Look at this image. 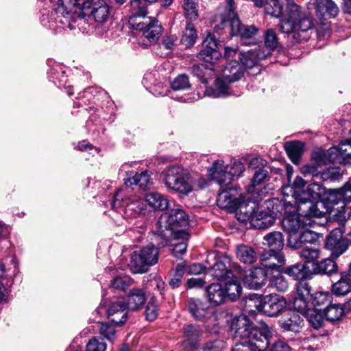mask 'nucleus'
<instances>
[{"instance_id":"f257e3e1","label":"nucleus","mask_w":351,"mask_h":351,"mask_svg":"<svg viewBox=\"0 0 351 351\" xmlns=\"http://www.w3.org/2000/svg\"><path fill=\"white\" fill-rule=\"evenodd\" d=\"M231 330L234 338L239 339L232 351H265L270 344L271 332L268 326L264 324L258 328L246 315L234 317Z\"/></svg>"},{"instance_id":"f03ea898","label":"nucleus","mask_w":351,"mask_h":351,"mask_svg":"<svg viewBox=\"0 0 351 351\" xmlns=\"http://www.w3.org/2000/svg\"><path fill=\"white\" fill-rule=\"evenodd\" d=\"M287 4V15L280 20L279 28L282 33L291 34L295 43H302L308 40V31L313 27L310 14L303 12L293 0H286Z\"/></svg>"},{"instance_id":"7ed1b4c3","label":"nucleus","mask_w":351,"mask_h":351,"mask_svg":"<svg viewBox=\"0 0 351 351\" xmlns=\"http://www.w3.org/2000/svg\"><path fill=\"white\" fill-rule=\"evenodd\" d=\"M189 223V216L181 208L171 209L163 213L158 222V228L156 233V240L158 245L165 247L177 237L178 228L186 227Z\"/></svg>"},{"instance_id":"20e7f679","label":"nucleus","mask_w":351,"mask_h":351,"mask_svg":"<svg viewBox=\"0 0 351 351\" xmlns=\"http://www.w3.org/2000/svg\"><path fill=\"white\" fill-rule=\"evenodd\" d=\"M80 6L84 9L85 2H81V0H59L56 10H52L49 14H42L40 22L44 27L57 31L62 27L57 24L59 23L64 25L69 23L73 14Z\"/></svg>"},{"instance_id":"39448f33","label":"nucleus","mask_w":351,"mask_h":351,"mask_svg":"<svg viewBox=\"0 0 351 351\" xmlns=\"http://www.w3.org/2000/svg\"><path fill=\"white\" fill-rule=\"evenodd\" d=\"M320 194L319 184L317 183L308 184L306 189L302 191L300 195L296 196V200H294L299 213L308 219L322 217L324 212L319 210L318 202H315L319 198Z\"/></svg>"},{"instance_id":"423d86ee","label":"nucleus","mask_w":351,"mask_h":351,"mask_svg":"<svg viewBox=\"0 0 351 351\" xmlns=\"http://www.w3.org/2000/svg\"><path fill=\"white\" fill-rule=\"evenodd\" d=\"M244 74L243 66L237 61L228 63L222 70L221 77L215 80V90L213 93L215 97H226L230 95H239L230 89L229 83L239 80Z\"/></svg>"},{"instance_id":"0eeeda50","label":"nucleus","mask_w":351,"mask_h":351,"mask_svg":"<svg viewBox=\"0 0 351 351\" xmlns=\"http://www.w3.org/2000/svg\"><path fill=\"white\" fill-rule=\"evenodd\" d=\"M165 186L182 195H188L193 190V180L186 170L178 166L167 169Z\"/></svg>"},{"instance_id":"6e6552de","label":"nucleus","mask_w":351,"mask_h":351,"mask_svg":"<svg viewBox=\"0 0 351 351\" xmlns=\"http://www.w3.org/2000/svg\"><path fill=\"white\" fill-rule=\"evenodd\" d=\"M129 22L133 29L141 32L143 36L150 43H156L162 33V26L154 17H147L146 14L143 16L132 14Z\"/></svg>"},{"instance_id":"1a4fd4ad","label":"nucleus","mask_w":351,"mask_h":351,"mask_svg":"<svg viewBox=\"0 0 351 351\" xmlns=\"http://www.w3.org/2000/svg\"><path fill=\"white\" fill-rule=\"evenodd\" d=\"M158 260V248L149 245L143 247L139 252L135 251L132 254L130 266L133 273H144L149 267L155 265Z\"/></svg>"},{"instance_id":"9d476101","label":"nucleus","mask_w":351,"mask_h":351,"mask_svg":"<svg viewBox=\"0 0 351 351\" xmlns=\"http://www.w3.org/2000/svg\"><path fill=\"white\" fill-rule=\"evenodd\" d=\"M123 190L117 191L112 207L118 212H123L125 217H136L140 215L145 214V205L141 199L132 200L130 197L123 195Z\"/></svg>"},{"instance_id":"9b49d317","label":"nucleus","mask_w":351,"mask_h":351,"mask_svg":"<svg viewBox=\"0 0 351 351\" xmlns=\"http://www.w3.org/2000/svg\"><path fill=\"white\" fill-rule=\"evenodd\" d=\"M208 272L214 278L226 281L232 278L235 274H241L242 268L237 263L233 261L230 256L225 255L217 261Z\"/></svg>"},{"instance_id":"f8f14e48","label":"nucleus","mask_w":351,"mask_h":351,"mask_svg":"<svg viewBox=\"0 0 351 351\" xmlns=\"http://www.w3.org/2000/svg\"><path fill=\"white\" fill-rule=\"evenodd\" d=\"M287 301L283 296L269 294L263 298L258 304H254L256 309L269 317H276L287 307Z\"/></svg>"},{"instance_id":"ddd939ff","label":"nucleus","mask_w":351,"mask_h":351,"mask_svg":"<svg viewBox=\"0 0 351 351\" xmlns=\"http://www.w3.org/2000/svg\"><path fill=\"white\" fill-rule=\"evenodd\" d=\"M187 308L192 317L197 321L207 323L210 319L216 320V315L214 311L199 298H189Z\"/></svg>"},{"instance_id":"4468645a","label":"nucleus","mask_w":351,"mask_h":351,"mask_svg":"<svg viewBox=\"0 0 351 351\" xmlns=\"http://www.w3.org/2000/svg\"><path fill=\"white\" fill-rule=\"evenodd\" d=\"M241 194L234 187L222 189L217 195V204L221 208L229 213L237 210L241 200Z\"/></svg>"},{"instance_id":"2eb2a0df","label":"nucleus","mask_w":351,"mask_h":351,"mask_svg":"<svg viewBox=\"0 0 351 351\" xmlns=\"http://www.w3.org/2000/svg\"><path fill=\"white\" fill-rule=\"evenodd\" d=\"M346 240L343 237V232L340 228L332 230L326 238V249L331 252V257L337 258L343 254L348 249Z\"/></svg>"},{"instance_id":"dca6fc26","label":"nucleus","mask_w":351,"mask_h":351,"mask_svg":"<svg viewBox=\"0 0 351 351\" xmlns=\"http://www.w3.org/2000/svg\"><path fill=\"white\" fill-rule=\"evenodd\" d=\"M284 198L279 199L274 198L265 202V207L268 210L269 214H272L276 217L278 214H281L284 211L285 215L287 213H291L297 210L294 200L289 197V195H284Z\"/></svg>"},{"instance_id":"f3484780","label":"nucleus","mask_w":351,"mask_h":351,"mask_svg":"<svg viewBox=\"0 0 351 351\" xmlns=\"http://www.w3.org/2000/svg\"><path fill=\"white\" fill-rule=\"evenodd\" d=\"M268 278V271L263 267L250 269L243 278L245 286L250 289L257 290L265 285Z\"/></svg>"},{"instance_id":"a211bd4d","label":"nucleus","mask_w":351,"mask_h":351,"mask_svg":"<svg viewBox=\"0 0 351 351\" xmlns=\"http://www.w3.org/2000/svg\"><path fill=\"white\" fill-rule=\"evenodd\" d=\"M203 46L204 49L199 53V58L205 62L214 65L221 57L217 40L214 36L208 35L204 40Z\"/></svg>"},{"instance_id":"6ab92c4d","label":"nucleus","mask_w":351,"mask_h":351,"mask_svg":"<svg viewBox=\"0 0 351 351\" xmlns=\"http://www.w3.org/2000/svg\"><path fill=\"white\" fill-rule=\"evenodd\" d=\"M300 217H306L299 213L298 210L291 213H287L282 221V226L285 232H287L290 237L302 230L306 223L304 222Z\"/></svg>"},{"instance_id":"aec40b11","label":"nucleus","mask_w":351,"mask_h":351,"mask_svg":"<svg viewBox=\"0 0 351 351\" xmlns=\"http://www.w3.org/2000/svg\"><path fill=\"white\" fill-rule=\"evenodd\" d=\"M313 4L317 16L321 21L335 18L339 12L338 6L332 0H315Z\"/></svg>"},{"instance_id":"412c9836","label":"nucleus","mask_w":351,"mask_h":351,"mask_svg":"<svg viewBox=\"0 0 351 351\" xmlns=\"http://www.w3.org/2000/svg\"><path fill=\"white\" fill-rule=\"evenodd\" d=\"M230 14L232 16L230 23L232 36H239L241 38H251L256 34L258 29L254 25H243L234 12Z\"/></svg>"},{"instance_id":"4be33fe9","label":"nucleus","mask_w":351,"mask_h":351,"mask_svg":"<svg viewBox=\"0 0 351 351\" xmlns=\"http://www.w3.org/2000/svg\"><path fill=\"white\" fill-rule=\"evenodd\" d=\"M286 260L282 251L269 250L262 253L260 263L265 269H278L285 264Z\"/></svg>"},{"instance_id":"5701e85b","label":"nucleus","mask_w":351,"mask_h":351,"mask_svg":"<svg viewBox=\"0 0 351 351\" xmlns=\"http://www.w3.org/2000/svg\"><path fill=\"white\" fill-rule=\"evenodd\" d=\"M278 324L284 330L298 333L303 327L304 320L298 313L289 311L279 319Z\"/></svg>"},{"instance_id":"b1692460","label":"nucleus","mask_w":351,"mask_h":351,"mask_svg":"<svg viewBox=\"0 0 351 351\" xmlns=\"http://www.w3.org/2000/svg\"><path fill=\"white\" fill-rule=\"evenodd\" d=\"M126 309L128 308L125 301L119 300L112 302L107 311L108 317L115 326H120L126 322Z\"/></svg>"},{"instance_id":"393cba45","label":"nucleus","mask_w":351,"mask_h":351,"mask_svg":"<svg viewBox=\"0 0 351 351\" xmlns=\"http://www.w3.org/2000/svg\"><path fill=\"white\" fill-rule=\"evenodd\" d=\"M269 56V51H265L263 48H258L247 52H240L239 59L246 68H253L258 64L260 60L267 58Z\"/></svg>"},{"instance_id":"a878e982","label":"nucleus","mask_w":351,"mask_h":351,"mask_svg":"<svg viewBox=\"0 0 351 351\" xmlns=\"http://www.w3.org/2000/svg\"><path fill=\"white\" fill-rule=\"evenodd\" d=\"M328 199L332 205H338L340 203H351V186L348 182L339 189H329Z\"/></svg>"},{"instance_id":"bb28decb","label":"nucleus","mask_w":351,"mask_h":351,"mask_svg":"<svg viewBox=\"0 0 351 351\" xmlns=\"http://www.w3.org/2000/svg\"><path fill=\"white\" fill-rule=\"evenodd\" d=\"M145 301L146 297L144 290L133 288L130 290L125 302L128 310L137 311L143 306Z\"/></svg>"},{"instance_id":"cd10ccee","label":"nucleus","mask_w":351,"mask_h":351,"mask_svg":"<svg viewBox=\"0 0 351 351\" xmlns=\"http://www.w3.org/2000/svg\"><path fill=\"white\" fill-rule=\"evenodd\" d=\"M90 16L98 23L106 22L110 16V6L104 0H99L93 4Z\"/></svg>"},{"instance_id":"c85d7f7f","label":"nucleus","mask_w":351,"mask_h":351,"mask_svg":"<svg viewBox=\"0 0 351 351\" xmlns=\"http://www.w3.org/2000/svg\"><path fill=\"white\" fill-rule=\"evenodd\" d=\"M257 208H258L255 202H244L240 200L239 206L237 210V216L239 221L241 222L250 221L252 224V220L256 214Z\"/></svg>"},{"instance_id":"c756f323","label":"nucleus","mask_w":351,"mask_h":351,"mask_svg":"<svg viewBox=\"0 0 351 351\" xmlns=\"http://www.w3.org/2000/svg\"><path fill=\"white\" fill-rule=\"evenodd\" d=\"M206 298L209 303L218 306L225 302L226 291L219 283H213L206 289Z\"/></svg>"},{"instance_id":"7c9ffc66","label":"nucleus","mask_w":351,"mask_h":351,"mask_svg":"<svg viewBox=\"0 0 351 351\" xmlns=\"http://www.w3.org/2000/svg\"><path fill=\"white\" fill-rule=\"evenodd\" d=\"M235 254L237 258L243 264H253L256 263L258 258V254L255 249L245 244L237 245Z\"/></svg>"},{"instance_id":"2f4dec72","label":"nucleus","mask_w":351,"mask_h":351,"mask_svg":"<svg viewBox=\"0 0 351 351\" xmlns=\"http://www.w3.org/2000/svg\"><path fill=\"white\" fill-rule=\"evenodd\" d=\"M125 185L127 188L135 185L140 189L147 190L152 185V181L147 171H143L141 173H135L131 177L125 179Z\"/></svg>"},{"instance_id":"473e14b6","label":"nucleus","mask_w":351,"mask_h":351,"mask_svg":"<svg viewBox=\"0 0 351 351\" xmlns=\"http://www.w3.org/2000/svg\"><path fill=\"white\" fill-rule=\"evenodd\" d=\"M319 234L314 231L309 230H303L299 239L291 236L288 239V245L291 248L298 249L302 247V243H315L319 239Z\"/></svg>"},{"instance_id":"72a5a7b5","label":"nucleus","mask_w":351,"mask_h":351,"mask_svg":"<svg viewBox=\"0 0 351 351\" xmlns=\"http://www.w3.org/2000/svg\"><path fill=\"white\" fill-rule=\"evenodd\" d=\"M337 265L333 258H326L317 261L313 265V271L315 274H326L330 276L337 271Z\"/></svg>"},{"instance_id":"f704fd0d","label":"nucleus","mask_w":351,"mask_h":351,"mask_svg":"<svg viewBox=\"0 0 351 351\" xmlns=\"http://www.w3.org/2000/svg\"><path fill=\"white\" fill-rule=\"evenodd\" d=\"M275 219L276 217L272 214L257 208L256 214L252 220V226L258 229H267L274 223Z\"/></svg>"},{"instance_id":"c9c22d12","label":"nucleus","mask_w":351,"mask_h":351,"mask_svg":"<svg viewBox=\"0 0 351 351\" xmlns=\"http://www.w3.org/2000/svg\"><path fill=\"white\" fill-rule=\"evenodd\" d=\"M237 274L232 276L226 280V286L224 291H226V298H229L232 301L236 300L239 298L242 292V287L237 276Z\"/></svg>"},{"instance_id":"e433bc0d","label":"nucleus","mask_w":351,"mask_h":351,"mask_svg":"<svg viewBox=\"0 0 351 351\" xmlns=\"http://www.w3.org/2000/svg\"><path fill=\"white\" fill-rule=\"evenodd\" d=\"M282 272L293 279L302 280L310 275V271L304 263H296L282 269Z\"/></svg>"},{"instance_id":"4c0bfd02","label":"nucleus","mask_w":351,"mask_h":351,"mask_svg":"<svg viewBox=\"0 0 351 351\" xmlns=\"http://www.w3.org/2000/svg\"><path fill=\"white\" fill-rule=\"evenodd\" d=\"M264 245H267L270 250L281 251L284 246V238L280 232H271L263 237Z\"/></svg>"},{"instance_id":"58836bf2","label":"nucleus","mask_w":351,"mask_h":351,"mask_svg":"<svg viewBox=\"0 0 351 351\" xmlns=\"http://www.w3.org/2000/svg\"><path fill=\"white\" fill-rule=\"evenodd\" d=\"M148 204L155 210H163L168 207L169 200L163 195L157 192H151L145 197Z\"/></svg>"},{"instance_id":"ea45409f","label":"nucleus","mask_w":351,"mask_h":351,"mask_svg":"<svg viewBox=\"0 0 351 351\" xmlns=\"http://www.w3.org/2000/svg\"><path fill=\"white\" fill-rule=\"evenodd\" d=\"M332 293L337 296L346 295L351 292V280L348 276L341 274V278L332 287Z\"/></svg>"},{"instance_id":"a19ab883","label":"nucleus","mask_w":351,"mask_h":351,"mask_svg":"<svg viewBox=\"0 0 351 351\" xmlns=\"http://www.w3.org/2000/svg\"><path fill=\"white\" fill-rule=\"evenodd\" d=\"M191 73L196 76L202 83H207L208 80L212 76L214 69L204 64H194L191 69Z\"/></svg>"},{"instance_id":"79ce46f5","label":"nucleus","mask_w":351,"mask_h":351,"mask_svg":"<svg viewBox=\"0 0 351 351\" xmlns=\"http://www.w3.org/2000/svg\"><path fill=\"white\" fill-rule=\"evenodd\" d=\"M337 206V207L334 210L333 219L339 225L344 226L351 217V207L347 206V204L345 203H340Z\"/></svg>"},{"instance_id":"37998d69","label":"nucleus","mask_w":351,"mask_h":351,"mask_svg":"<svg viewBox=\"0 0 351 351\" xmlns=\"http://www.w3.org/2000/svg\"><path fill=\"white\" fill-rule=\"evenodd\" d=\"M306 185V182L304 180L298 176L294 180L292 186H287L283 189V193L284 195H289L288 192L291 193L289 195V197L292 200H296V196H298L301 194V192L303 190L304 187Z\"/></svg>"},{"instance_id":"c03bdc74","label":"nucleus","mask_w":351,"mask_h":351,"mask_svg":"<svg viewBox=\"0 0 351 351\" xmlns=\"http://www.w3.org/2000/svg\"><path fill=\"white\" fill-rule=\"evenodd\" d=\"M323 313L328 321L333 322L339 320L342 317L344 314V309L339 304H330L326 306Z\"/></svg>"},{"instance_id":"a18cd8bd","label":"nucleus","mask_w":351,"mask_h":351,"mask_svg":"<svg viewBox=\"0 0 351 351\" xmlns=\"http://www.w3.org/2000/svg\"><path fill=\"white\" fill-rule=\"evenodd\" d=\"M300 256L308 263L314 265L321 256V250L315 246H305L299 252Z\"/></svg>"},{"instance_id":"49530a36","label":"nucleus","mask_w":351,"mask_h":351,"mask_svg":"<svg viewBox=\"0 0 351 351\" xmlns=\"http://www.w3.org/2000/svg\"><path fill=\"white\" fill-rule=\"evenodd\" d=\"M196 38L197 32L193 24L191 23H186L180 40L181 43L186 47H189L194 45Z\"/></svg>"},{"instance_id":"de8ad7c7","label":"nucleus","mask_w":351,"mask_h":351,"mask_svg":"<svg viewBox=\"0 0 351 351\" xmlns=\"http://www.w3.org/2000/svg\"><path fill=\"white\" fill-rule=\"evenodd\" d=\"M306 317L309 324L315 329L322 326L324 313L317 309L310 308L306 311Z\"/></svg>"},{"instance_id":"09e8293b","label":"nucleus","mask_w":351,"mask_h":351,"mask_svg":"<svg viewBox=\"0 0 351 351\" xmlns=\"http://www.w3.org/2000/svg\"><path fill=\"white\" fill-rule=\"evenodd\" d=\"M330 298L331 295L328 292L316 293L313 300V304L315 306L313 309L324 311L326 306L331 304Z\"/></svg>"},{"instance_id":"8fccbe9b","label":"nucleus","mask_w":351,"mask_h":351,"mask_svg":"<svg viewBox=\"0 0 351 351\" xmlns=\"http://www.w3.org/2000/svg\"><path fill=\"white\" fill-rule=\"evenodd\" d=\"M254 171V173L251 184L248 186L247 189L249 193H253L256 186L261 184L269 178V172L265 169H259Z\"/></svg>"},{"instance_id":"3c124183","label":"nucleus","mask_w":351,"mask_h":351,"mask_svg":"<svg viewBox=\"0 0 351 351\" xmlns=\"http://www.w3.org/2000/svg\"><path fill=\"white\" fill-rule=\"evenodd\" d=\"M263 5L267 14L276 18H279L282 16L283 8L279 0H265Z\"/></svg>"},{"instance_id":"603ef678","label":"nucleus","mask_w":351,"mask_h":351,"mask_svg":"<svg viewBox=\"0 0 351 351\" xmlns=\"http://www.w3.org/2000/svg\"><path fill=\"white\" fill-rule=\"evenodd\" d=\"M264 40L265 45V49H264V50L265 51H269V53L279 45L277 34L273 29H269L265 32Z\"/></svg>"},{"instance_id":"864d4df0","label":"nucleus","mask_w":351,"mask_h":351,"mask_svg":"<svg viewBox=\"0 0 351 351\" xmlns=\"http://www.w3.org/2000/svg\"><path fill=\"white\" fill-rule=\"evenodd\" d=\"M269 285L275 288L277 291L285 292L289 288V283L286 278L281 274H277L269 278Z\"/></svg>"},{"instance_id":"5fc2aeb1","label":"nucleus","mask_w":351,"mask_h":351,"mask_svg":"<svg viewBox=\"0 0 351 351\" xmlns=\"http://www.w3.org/2000/svg\"><path fill=\"white\" fill-rule=\"evenodd\" d=\"M157 0H132L131 13L136 16H143L147 14L146 3H155Z\"/></svg>"},{"instance_id":"6e6d98bb","label":"nucleus","mask_w":351,"mask_h":351,"mask_svg":"<svg viewBox=\"0 0 351 351\" xmlns=\"http://www.w3.org/2000/svg\"><path fill=\"white\" fill-rule=\"evenodd\" d=\"M196 0H184L183 8L184 14L190 21L196 20L198 17Z\"/></svg>"},{"instance_id":"4d7b16f0","label":"nucleus","mask_w":351,"mask_h":351,"mask_svg":"<svg viewBox=\"0 0 351 351\" xmlns=\"http://www.w3.org/2000/svg\"><path fill=\"white\" fill-rule=\"evenodd\" d=\"M287 154H303L306 152L305 143L300 141H291L284 144Z\"/></svg>"},{"instance_id":"13d9d810","label":"nucleus","mask_w":351,"mask_h":351,"mask_svg":"<svg viewBox=\"0 0 351 351\" xmlns=\"http://www.w3.org/2000/svg\"><path fill=\"white\" fill-rule=\"evenodd\" d=\"M171 86L174 90H183L191 87L189 77L185 74L177 76L171 82Z\"/></svg>"},{"instance_id":"bf43d9fd","label":"nucleus","mask_w":351,"mask_h":351,"mask_svg":"<svg viewBox=\"0 0 351 351\" xmlns=\"http://www.w3.org/2000/svg\"><path fill=\"white\" fill-rule=\"evenodd\" d=\"M106 348L107 345L103 339L95 337L86 343V351H106Z\"/></svg>"},{"instance_id":"052dcab7","label":"nucleus","mask_w":351,"mask_h":351,"mask_svg":"<svg viewBox=\"0 0 351 351\" xmlns=\"http://www.w3.org/2000/svg\"><path fill=\"white\" fill-rule=\"evenodd\" d=\"M133 283V280L129 276L116 277L110 284L112 288L120 290H125Z\"/></svg>"},{"instance_id":"680f3d73","label":"nucleus","mask_w":351,"mask_h":351,"mask_svg":"<svg viewBox=\"0 0 351 351\" xmlns=\"http://www.w3.org/2000/svg\"><path fill=\"white\" fill-rule=\"evenodd\" d=\"M145 317L149 321H154L158 316V306L155 297H152L145 308Z\"/></svg>"},{"instance_id":"e2e57ef3","label":"nucleus","mask_w":351,"mask_h":351,"mask_svg":"<svg viewBox=\"0 0 351 351\" xmlns=\"http://www.w3.org/2000/svg\"><path fill=\"white\" fill-rule=\"evenodd\" d=\"M351 133V130H350ZM351 140L341 142L338 147H330L328 154H351Z\"/></svg>"},{"instance_id":"0e129e2a","label":"nucleus","mask_w":351,"mask_h":351,"mask_svg":"<svg viewBox=\"0 0 351 351\" xmlns=\"http://www.w3.org/2000/svg\"><path fill=\"white\" fill-rule=\"evenodd\" d=\"M99 333L109 341H112L115 337L114 328L108 324L99 323Z\"/></svg>"},{"instance_id":"69168bd1","label":"nucleus","mask_w":351,"mask_h":351,"mask_svg":"<svg viewBox=\"0 0 351 351\" xmlns=\"http://www.w3.org/2000/svg\"><path fill=\"white\" fill-rule=\"evenodd\" d=\"M184 334L190 340L195 341L201 335V331L196 326L189 324L184 327Z\"/></svg>"},{"instance_id":"338daca9","label":"nucleus","mask_w":351,"mask_h":351,"mask_svg":"<svg viewBox=\"0 0 351 351\" xmlns=\"http://www.w3.org/2000/svg\"><path fill=\"white\" fill-rule=\"evenodd\" d=\"M228 167L225 165L223 160H217L213 165L209 168V173L213 179L215 178V176L219 173L221 174L225 171H228Z\"/></svg>"},{"instance_id":"774afa93","label":"nucleus","mask_w":351,"mask_h":351,"mask_svg":"<svg viewBox=\"0 0 351 351\" xmlns=\"http://www.w3.org/2000/svg\"><path fill=\"white\" fill-rule=\"evenodd\" d=\"M233 179L228 171H225L221 174L217 173L214 180L218 182L221 188L224 187V189H226L229 188L228 186Z\"/></svg>"}]
</instances>
